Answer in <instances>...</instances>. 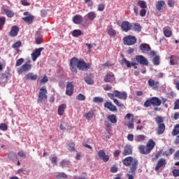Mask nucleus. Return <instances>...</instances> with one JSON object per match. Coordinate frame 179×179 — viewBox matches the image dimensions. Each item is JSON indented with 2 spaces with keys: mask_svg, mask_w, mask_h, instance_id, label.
<instances>
[{
  "mask_svg": "<svg viewBox=\"0 0 179 179\" xmlns=\"http://www.w3.org/2000/svg\"><path fill=\"white\" fill-rule=\"evenodd\" d=\"M69 65L70 70L74 73L78 72V69H79V71H87V69H90L92 66V64H87L83 59H79L77 57H72L70 60Z\"/></svg>",
  "mask_w": 179,
  "mask_h": 179,
  "instance_id": "nucleus-1",
  "label": "nucleus"
},
{
  "mask_svg": "<svg viewBox=\"0 0 179 179\" xmlns=\"http://www.w3.org/2000/svg\"><path fill=\"white\" fill-rule=\"evenodd\" d=\"M122 163L126 167H129V166L131 165L129 173V174H136V170H138V165L139 164V162L136 159H134L132 157H127L122 159Z\"/></svg>",
  "mask_w": 179,
  "mask_h": 179,
  "instance_id": "nucleus-2",
  "label": "nucleus"
},
{
  "mask_svg": "<svg viewBox=\"0 0 179 179\" xmlns=\"http://www.w3.org/2000/svg\"><path fill=\"white\" fill-rule=\"evenodd\" d=\"M155 146H156V143L153 140L150 139L146 145H139L138 150L141 155H149L153 150Z\"/></svg>",
  "mask_w": 179,
  "mask_h": 179,
  "instance_id": "nucleus-3",
  "label": "nucleus"
},
{
  "mask_svg": "<svg viewBox=\"0 0 179 179\" xmlns=\"http://www.w3.org/2000/svg\"><path fill=\"white\" fill-rule=\"evenodd\" d=\"M155 122L157 124L158 127L157 129V132L158 135H162L164 134L166 131V124H164V119L162 117L158 116L155 118Z\"/></svg>",
  "mask_w": 179,
  "mask_h": 179,
  "instance_id": "nucleus-4",
  "label": "nucleus"
},
{
  "mask_svg": "<svg viewBox=\"0 0 179 179\" xmlns=\"http://www.w3.org/2000/svg\"><path fill=\"white\" fill-rule=\"evenodd\" d=\"M48 93V92L47 91V88H45V87H41L38 95V103H43V101H45V100L48 99V96L47 95Z\"/></svg>",
  "mask_w": 179,
  "mask_h": 179,
  "instance_id": "nucleus-5",
  "label": "nucleus"
},
{
  "mask_svg": "<svg viewBox=\"0 0 179 179\" xmlns=\"http://www.w3.org/2000/svg\"><path fill=\"white\" fill-rule=\"evenodd\" d=\"M136 37L132 35H129L123 38V44L124 45H134L136 44Z\"/></svg>",
  "mask_w": 179,
  "mask_h": 179,
  "instance_id": "nucleus-6",
  "label": "nucleus"
},
{
  "mask_svg": "<svg viewBox=\"0 0 179 179\" xmlns=\"http://www.w3.org/2000/svg\"><path fill=\"white\" fill-rule=\"evenodd\" d=\"M32 65L31 64H24L21 67L18 68L17 72L19 75L21 73H24V72H29L30 69L32 68Z\"/></svg>",
  "mask_w": 179,
  "mask_h": 179,
  "instance_id": "nucleus-7",
  "label": "nucleus"
},
{
  "mask_svg": "<svg viewBox=\"0 0 179 179\" xmlns=\"http://www.w3.org/2000/svg\"><path fill=\"white\" fill-rule=\"evenodd\" d=\"M43 50H44V48H36L31 54V57L34 62H36V61H37V58L40 57V55H41V52L43 51Z\"/></svg>",
  "mask_w": 179,
  "mask_h": 179,
  "instance_id": "nucleus-8",
  "label": "nucleus"
},
{
  "mask_svg": "<svg viewBox=\"0 0 179 179\" xmlns=\"http://www.w3.org/2000/svg\"><path fill=\"white\" fill-rule=\"evenodd\" d=\"M121 29L125 33L132 30V24L128 21H123L121 24Z\"/></svg>",
  "mask_w": 179,
  "mask_h": 179,
  "instance_id": "nucleus-9",
  "label": "nucleus"
},
{
  "mask_svg": "<svg viewBox=\"0 0 179 179\" xmlns=\"http://www.w3.org/2000/svg\"><path fill=\"white\" fill-rule=\"evenodd\" d=\"M115 97L120 99V100H127L128 99V94L126 92H120L118 90H115Z\"/></svg>",
  "mask_w": 179,
  "mask_h": 179,
  "instance_id": "nucleus-10",
  "label": "nucleus"
},
{
  "mask_svg": "<svg viewBox=\"0 0 179 179\" xmlns=\"http://www.w3.org/2000/svg\"><path fill=\"white\" fill-rule=\"evenodd\" d=\"M98 157L105 163H107L110 160V157L106 154L104 150H101L98 152Z\"/></svg>",
  "mask_w": 179,
  "mask_h": 179,
  "instance_id": "nucleus-11",
  "label": "nucleus"
},
{
  "mask_svg": "<svg viewBox=\"0 0 179 179\" xmlns=\"http://www.w3.org/2000/svg\"><path fill=\"white\" fill-rule=\"evenodd\" d=\"M108 96L110 97V99L113 101V102L115 103V104H116V106H117V107H120V108H122V107H124V103H120V101H118V99H114V97H115V91H113V94L108 93Z\"/></svg>",
  "mask_w": 179,
  "mask_h": 179,
  "instance_id": "nucleus-12",
  "label": "nucleus"
},
{
  "mask_svg": "<svg viewBox=\"0 0 179 179\" xmlns=\"http://www.w3.org/2000/svg\"><path fill=\"white\" fill-rule=\"evenodd\" d=\"M136 60L141 65H149V62H148V59H146V58H145V57H143V55H137L136 57Z\"/></svg>",
  "mask_w": 179,
  "mask_h": 179,
  "instance_id": "nucleus-13",
  "label": "nucleus"
},
{
  "mask_svg": "<svg viewBox=\"0 0 179 179\" xmlns=\"http://www.w3.org/2000/svg\"><path fill=\"white\" fill-rule=\"evenodd\" d=\"M103 107L108 108L109 111H112L113 113H117V106H114L111 102L106 101L104 103Z\"/></svg>",
  "mask_w": 179,
  "mask_h": 179,
  "instance_id": "nucleus-14",
  "label": "nucleus"
},
{
  "mask_svg": "<svg viewBox=\"0 0 179 179\" xmlns=\"http://www.w3.org/2000/svg\"><path fill=\"white\" fill-rule=\"evenodd\" d=\"M106 83H111L115 80V76L112 72L108 73L103 79Z\"/></svg>",
  "mask_w": 179,
  "mask_h": 179,
  "instance_id": "nucleus-15",
  "label": "nucleus"
},
{
  "mask_svg": "<svg viewBox=\"0 0 179 179\" xmlns=\"http://www.w3.org/2000/svg\"><path fill=\"white\" fill-rule=\"evenodd\" d=\"M167 164V161H166V159L161 158L155 166V171H159L160 170L161 167H163Z\"/></svg>",
  "mask_w": 179,
  "mask_h": 179,
  "instance_id": "nucleus-16",
  "label": "nucleus"
},
{
  "mask_svg": "<svg viewBox=\"0 0 179 179\" xmlns=\"http://www.w3.org/2000/svg\"><path fill=\"white\" fill-rule=\"evenodd\" d=\"M148 86H150V87H152V89H153L154 90H157V89H159L158 81H155L153 79H149L148 81Z\"/></svg>",
  "mask_w": 179,
  "mask_h": 179,
  "instance_id": "nucleus-17",
  "label": "nucleus"
},
{
  "mask_svg": "<svg viewBox=\"0 0 179 179\" xmlns=\"http://www.w3.org/2000/svg\"><path fill=\"white\" fill-rule=\"evenodd\" d=\"M122 155L123 156H129V155H132V146H131L129 144L126 145L124 146Z\"/></svg>",
  "mask_w": 179,
  "mask_h": 179,
  "instance_id": "nucleus-18",
  "label": "nucleus"
},
{
  "mask_svg": "<svg viewBox=\"0 0 179 179\" xmlns=\"http://www.w3.org/2000/svg\"><path fill=\"white\" fill-rule=\"evenodd\" d=\"M73 84L72 83H69L66 85V94L67 96H72L73 94Z\"/></svg>",
  "mask_w": 179,
  "mask_h": 179,
  "instance_id": "nucleus-19",
  "label": "nucleus"
},
{
  "mask_svg": "<svg viewBox=\"0 0 179 179\" xmlns=\"http://www.w3.org/2000/svg\"><path fill=\"white\" fill-rule=\"evenodd\" d=\"M19 33V27L16 25H14L11 27V29L9 33L10 37H16Z\"/></svg>",
  "mask_w": 179,
  "mask_h": 179,
  "instance_id": "nucleus-20",
  "label": "nucleus"
},
{
  "mask_svg": "<svg viewBox=\"0 0 179 179\" xmlns=\"http://www.w3.org/2000/svg\"><path fill=\"white\" fill-rule=\"evenodd\" d=\"M163 8H166V1L161 0L156 3V8L159 12H162Z\"/></svg>",
  "mask_w": 179,
  "mask_h": 179,
  "instance_id": "nucleus-21",
  "label": "nucleus"
},
{
  "mask_svg": "<svg viewBox=\"0 0 179 179\" xmlns=\"http://www.w3.org/2000/svg\"><path fill=\"white\" fill-rule=\"evenodd\" d=\"M140 50L143 51V53L145 52H149L152 48H150V45L146 44V43H143L140 45Z\"/></svg>",
  "mask_w": 179,
  "mask_h": 179,
  "instance_id": "nucleus-22",
  "label": "nucleus"
},
{
  "mask_svg": "<svg viewBox=\"0 0 179 179\" xmlns=\"http://www.w3.org/2000/svg\"><path fill=\"white\" fill-rule=\"evenodd\" d=\"M38 76L33 73H29L25 76L26 80H37Z\"/></svg>",
  "mask_w": 179,
  "mask_h": 179,
  "instance_id": "nucleus-23",
  "label": "nucleus"
},
{
  "mask_svg": "<svg viewBox=\"0 0 179 179\" xmlns=\"http://www.w3.org/2000/svg\"><path fill=\"white\" fill-rule=\"evenodd\" d=\"M8 79H9V73H3L0 77V83H6V82H8Z\"/></svg>",
  "mask_w": 179,
  "mask_h": 179,
  "instance_id": "nucleus-24",
  "label": "nucleus"
},
{
  "mask_svg": "<svg viewBox=\"0 0 179 179\" xmlns=\"http://www.w3.org/2000/svg\"><path fill=\"white\" fill-rule=\"evenodd\" d=\"M108 121L111 124H117L118 120L117 119V115L112 114L107 117Z\"/></svg>",
  "mask_w": 179,
  "mask_h": 179,
  "instance_id": "nucleus-25",
  "label": "nucleus"
},
{
  "mask_svg": "<svg viewBox=\"0 0 179 179\" xmlns=\"http://www.w3.org/2000/svg\"><path fill=\"white\" fill-rule=\"evenodd\" d=\"M152 104L154 106L159 107L162 104V101L157 97L151 98Z\"/></svg>",
  "mask_w": 179,
  "mask_h": 179,
  "instance_id": "nucleus-26",
  "label": "nucleus"
},
{
  "mask_svg": "<svg viewBox=\"0 0 179 179\" xmlns=\"http://www.w3.org/2000/svg\"><path fill=\"white\" fill-rule=\"evenodd\" d=\"M178 57L174 55L171 56L169 61L171 65H177V64H178Z\"/></svg>",
  "mask_w": 179,
  "mask_h": 179,
  "instance_id": "nucleus-27",
  "label": "nucleus"
},
{
  "mask_svg": "<svg viewBox=\"0 0 179 179\" xmlns=\"http://www.w3.org/2000/svg\"><path fill=\"white\" fill-rule=\"evenodd\" d=\"M73 22L75 24H80L82 23V16L80 15H76L73 17Z\"/></svg>",
  "mask_w": 179,
  "mask_h": 179,
  "instance_id": "nucleus-28",
  "label": "nucleus"
},
{
  "mask_svg": "<svg viewBox=\"0 0 179 179\" xmlns=\"http://www.w3.org/2000/svg\"><path fill=\"white\" fill-rule=\"evenodd\" d=\"M66 108V104L62 103L58 108V114L59 115H64L65 109Z\"/></svg>",
  "mask_w": 179,
  "mask_h": 179,
  "instance_id": "nucleus-29",
  "label": "nucleus"
},
{
  "mask_svg": "<svg viewBox=\"0 0 179 179\" xmlns=\"http://www.w3.org/2000/svg\"><path fill=\"white\" fill-rule=\"evenodd\" d=\"M22 20H24V22H25L28 24H31V23H33V20H34V16L29 15L27 17H22Z\"/></svg>",
  "mask_w": 179,
  "mask_h": 179,
  "instance_id": "nucleus-30",
  "label": "nucleus"
},
{
  "mask_svg": "<svg viewBox=\"0 0 179 179\" xmlns=\"http://www.w3.org/2000/svg\"><path fill=\"white\" fill-rule=\"evenodd\" d=\"M132 24V30L134 31H137L138 33L141 32V30H142V27H141V24L139 23H133Z\"/></svg>",
  "mask_w": 179,
  "mask_h": 179,
  "instance_id": "nucleus-31",
  "label": "nucleus"
},
{
  "mask_svg": "<svg viewBox=\"0 0 179 179\" xmlns=\"http://www.w3.org/2000/svg\"><path fill=\"white\" fill-rule=\"evenodd\" d=\"M95 111L96 110H94V109H91L88 113L84 115V117L86 118V120H90V118H93Z\"/></svg>",
  "mask_w": 179,
  "mask_h": 179,
  "instance_id": "nucleus-32",
  "label": "nucleus"
},
{
  "mask_svg": "<svg viewBox=\"0 0 179 179\" xmlns=\"http://www.w3.org/2000/svg\"><path fill=\"white\" fill-rule=\"evenodd\" d=\"M87 17L90 20H94V19L97 17V14H96L94 11H91L87 14Z\"/></svg>",
  "mask_w": 179,
  "mask_h": 179,
  "instance_id": "nucleus-33",
  "label": "nucleus"
},
{
  "mask_svg": "<svg viewBox=\"0 0 179 179\" xmlns=\"http://www.w3.org/2000/svg\"><path fill=\"white\" fill-rule=\"evenodd\" d=\"M36 44L39 45L43 43V36L40 34H37L35 37Z\"/></svg>",
  "mask_w": 179,
  "mask_h": 179,
  "instance_id": "nucleus-34",
  "label": "nucleus"
},
{
  "mask_svg": "<svg viewBox=\"0 0 179 179\" xmlns=\"http://www.w3.org/2000/svg\"><path fill=\"white\" fill-rule=\"evenodd\" d=\"M179 134V124H177L174 126V128L171 132L173 136H177Z\"/></svg>",
  "mask_w": 179,
  "mask_h": 179,
  "instance_id": "nucleus-35",
  "label": "nucleus"
},
{
  "mask_svg": "<svg viewBox=\"0 0 179 179\" xmlns=\"http://www.w3.org/2000/svg\"><path fill=\"white\" fill-rule=\"evenodd\" d=\"M8 157L12 160V162H16V160H17V155L15 152L8 153Z\"/></svg>",
  "mask_w": 179,
  "mask_h": 179,
  "instance_id": "nucleus-36",
  "label": "nucleus"
},
{
  "mask_svg": "<svg viewBox=\"0 0 179 179\" xmlns=\"http://www.w3.org/2000/svg\"><path fill=\"white\" fill-rule=\"evenodd\" d=\"M83 32L80 29H75L72 31L73 37H79V36H83Z\"/></svg>",
  "mask_w": 179,
  "mask_h": 179,
  "instance_id": "nucleus-37",
  "label": "nucleus"
},
{
  "mask_svg": "<svg viewBox=\"0 0 179 179\" xmlns=\"http://www.w3.org/2000/svg\"><path fill=\"white\" fill-rule=\"evenodd\" d=\"M146 139V136L143 134H140L136 136L135 141L136 142H143Z\"/></svg>",
  "mask_w": 179,
  "mask_h": 179,
  "instance_id": "nucleus-38",
  "label": "nucleus"
},
{
  "mask_svg": "<svg viewBox=\"0 0 179 179\" xmlns=\"http://www.w3.org/2000/svg\"><path fill=\"white\" fill-rule=\"evenodd\" d=\"M137 4L138 6H140V8H141V9H146V8H148V4L145 1L139 0Z\"/></svg>",
  "mask_w": 179,
  "mask_h": 179,
  "instance_id": "nucleus-39",
  "label": "nucleus"
},
{
  "mask_svg": "<svg viewBox=\"0 0 179 179\" xmlns=\"http://www.w3.org/2000/svg\"><path fill=\"white\" fill-rule=\"evenodd\" d=\"M121 65H124V64H125V65L127 66V68H131V64L129 61L127 60V59L123 58L121 62H120Z\"/></svg>",
  "mask_w": 179,
  "mask_h": 179,
  "instance_id": "nucleus-40",
  "label": "nucleus"
},
{
  "mask_svg": "<svg viewBox=\"0 0 179 179\" xmlns=\"http://www.w3.org/2000/svg\"><path fill=\"white\" fill-rule=\"evenodd\" d=\"M69 164H71V162L66 160V159H63L61 162H60V166L61 167H68V166H69Z\"/></svg>",
  "mask_w": 179,
  "mask_h": 179,
  "instance_id": "nucleus-41",
  "label": "nucleus"
},
{
  "mask_svg": "<svg viewBox=\"0 0 179 179\" xmlns=\"http://www.w3.org/2000/svg\"><path fill=\"white\" fill-rule=\"evenodd\" d=\"M4 12L6 15L8 16V17H13L15 16V13L13 11L8 10V9H4Z\"/></svg>",
  "mask_w": 179,
  "mask_h": 179,
  "instance_id": "nucleus-42",
  "label": "nucleus"
},
{
  "mask_svg": "<svg viewBox=\"0 0 179 179\" xmlns=\"http://www.w3.org/2000/svg\"><path fill=\"white\" fill-rule=\"evenodd\" d=\"M108 34L110 37H115V36H117V32H115V30H114V29L110 28L108 30Z\"/></svg>",
  "mask_w": 179,
  "mask_h": 179,
  "instance_id": "nucleus-43",
  "label": "nucleus"
},
{
  "mask_svg": "<svg viewBox=\"0 0 179 179\" xmlns=\"http://www.w3.org/2000/svg\"><path fill=\"white\" fill-rule=\"evenodd\" d=\"M5 22H6V18L5 17H0V30H2L3 26H5Z\"/></svg>",
  "mask_w": 179,
  "mask_h": 179,
  "instance_id": "nucleus-44",
  "label": "nucleus"
},
{
  "mask_svg": "<svg viewBox=\"0 0 179 179\" xmlns=\"http://www.w3.org/2000/svg\"><path fill=\"white\" fill-rule=\"evenodd\" d=\"M152 62L154 65H159V64H160V57L158 55L155 56Z\"/></svg>",
  "mask_w": 179,
  "mask_h": 179,
  "instance_id": "nucleus-45",
  "label": "nucleus"
},
{
  "mask_svg": "<svg viewBox=\"0 0 179 179\" xmlns=\"http://www.w3.org/2000/svg\"><path fill=\"white\" fill-rule=\"evenodd\" d=\"M68 176L64 173H59L57 176H56V178L57 179H61V178H67Z\"/></svg>",
  "mask_w": 179,
  "mask_h": 179,
  "instance_id": "nucleus-46",
  "label": "nucleus"
},
{
  "mask_svg": "<svg viewBox=\"0 0 179 179\" xmlns=\"http://www.w3.org/2000/svg\"><path fill=\"white\" fill-rule=\"evenodd\" d=\"M164 36L165 37H171V31L166 29V28H164Z\"/></svg>",
  "mask_w": 179,
  "mask_h": 179,
  "instance_id": "nucleus-47",
  "label": "nucleus"
},
{
  "mask_svg": "<svg viewBox=\"0 0 179 179\" xmlns=\"http://www.w3.org/2000/svg\"><path fill=\"white\" fill-rule=\"evenodd\" d=\"M94 103H103L104 101V99L100 96H96L93 99Z\"/></svg>",
  "mask_w": 179,
  "mask_h": 179,
  "instance_id": "nucleus-48",
  "label": "nucleus"
},
{
  "mask_svg": "<svg viewBox=\"0 0 179 179\" xmlns=\"http://www.w3.org/2000/svg\"><path fill=\"white\" fill-rule=\"evenodd\" d=\"M77 100H78V101H83L86 100V96L83 95V94H79L77 96Z\"/></svg>",
  "mask_w": 179,
  "mask_h": 179,
  "instance_id": "nucleus-49",
  "label": "nucleus"
},
{
  "mask_svg": "<svg viewBox=\"0 0 179 179\" xmlns=\"http://www.w3.org/2000/svg\"><path fill=\"white\" fill-rule=\"evenodd\" d=\"M85 80L86 83H87V85H93L94 83V81L90 77H86L85 78Z\"/></svg>",
  "mask_w": 179,
  "mask_h": 179,
  "instance_id": "nucleus-50",
  "label": "nucleus"
},
{
  "mask_svg": "<svg viewBox=\"0 0 179 179\" xmlns=\"http://www.w3.org/2000/svg\"><path fill=\"white\" fill-rule=\"evenodd\" d=\"M0 129L1 131H8V124L6 123H1L0 124Z\"/></svg>",
  "mask_w": 179,
  "mask_h": 179,
  "instance_id": "nucleus-51",
  "label": "nucleus"
},
{
  "mask_svg": "<svg viewBox=\"0 0 179 179\" xmlns=\"http://www.w3.org/2000/svg\"><path fill=\"white\" fill-rule=\"evenodd\" d=\"M24 62V59L20 58L17 60L15 63V66H20V65H22V64H23Z\"/></svg>",
  "mask_w": 179,
  "mask_h": 179,
  "instance_id": "nucleus-52",
  "label": "nucleus"
},
{
  "mask_svg": "<svg viewBox=\"0 0 179 179\" xmlns=\"http://www.w3.org/2000/svg\"><path fill=\"white\" fill-rule=\"evenodd\" d=\"M69 150H70V152H75V143L69 144Z\"/></svg>",
  "mask_w": 179,
  "mask_h": 179,
  "instance_id": "nucleus-53",
  "label": "nucleus"
},
{
  "mask_svg": "<svg viewBox=\"0 0 179 179\" xmlns=\"http://www.w3.org/2000/svg\"><path fill=\"white\" fill-rule=\"evenodd\" d=\"M150 106H152V99H148V100L145 101V102L144 103V107H150Z\"/></svg>",
  "mask_w": 179,
  "mask_h": 179,
  "instance_id": "nucleus-54",
  "label": "nucleus"
},
{
  "mask_svg": "<svg viewBox=\"0 0 179 179\" xmlns=\"http://www.w3.org/2000/svg\"><path fill=\"white\" fill-rule=\"evenodd\" d=\"M97 9L99 12H103V10H104V9H106V4H103V3L99 4L98 6Z\"/></svg>",
  "mask_w": 179,
  "mask_h": 179,
  "instance_id": "nucleus-55",
  "label": "nucleus"
},
{
  "mask_svg": "<svg viewBox=\"0 0 179 179\" xmlns=\"http://www.w3.org/2000/svg\"><path fill=\"white\" fill-rule=\"evenodd\" d=\"M146 8H141L140 10V16H141V17H145V16H146Z\"/></svg>",
  "mask_w": 179,
  "mask_h": 179,
  "instance_id": "nucleus-56",
  "label": "nucleus"
},
{
  "mask_svg": "<svg viewBox=\"0 0 179 179\" xmlns=\"http://www.w3.org/2000/svg\"><path fill=\"white\" fill-rule=\"evenodd\" d=\"M20 45H22V42L20 41H18L13 45V48H19Z\"/></svg>",
  "mask_w": 179,
  "mask_h": 179,
  "instance_id": "nucleus-57",
  "label": "nucleus"
},
{
  "mask_svg": "<svg viewBox=\"0 0 179 179\" xmlns=\"http://www.w3.org/2000/svg\"><path fill=\"white\" fill-rule=\"evenodd\" d=\"M127 127L129 128V129H134V118L131 119V122H129L127 124Z\"/></svg>",
  "mask_w": 179,
  "mask_h": 179,
  "instance_id": "nucleus-58",
  "label": "nucleus"
},
{
  "mask_svg": "<svg viewBox=\"0 0 179 179\" xmlns=\"http://www.w3.org/2000/svg\"><path fill=\"white\" fill-rule=\"evenodd\" d=\"M51 162L52 163V164H55V166H57V162H58V157H52L51 158Z\"/></svg>",
  "mask_w": 179,
  "mask_h": 179,
  "instance_id": "nucleus-59",
  "label": "nucleus"
},
{
  "mask_svg": "<svg viewBox=\"0 0 179 179\" xmlns=\"http://www.w3.org/2000/svg\"><path fill=\"white\" fill-rule=\"evenodd\" d=\"M172 173L173 177H179V169H173Z\"/></svg>",
  "mask_w": 179,
  "mask_h": 179,
  "instance_id": "nucleus-60",
  "label": "nucleus"
},
{
  "mask_svg": "<svg viewBox=\"0 0 179 179\" xmlns=\"http://www.w3.org/2000/svg\"><path fill=\"white\" fill-rule=\"evenodd\" d=\"M105 125L106 127V129L107 131H111V123H110L109 122L106 121L105 122Z\"/></svg>",
  "mask_w": 179,
  "mask_h": 179,
  "instance_id": "nucleus-61",
  "label": "nucleus"
},
{
  "mask_svg": "<svg viewBox=\"0 0 179 179\" xmlns=\"http://www.w3.org/2000/svg\"><path fill=\"white\" fill-rule=\"evenodd\" d=\"M174 110H179V99L176 100L174 103Z\"/></svg>",
  "mask_w": 179,
  "mask_h": 179,
  "instance_id": "nucleus-62",
  "label": "nucleus"
},
{
  "mask_svg": "<svg viewBox=\"0 0 179 179\" xmlns=\"http://www.w3.org/2000/svg\"><path fill=\"white\" fill-rule=\"evenodd\" d=\"M173 159L174 160H179V150L175 153Z\"/></svg>",
  "mask_w": 179,
  "mask_h": 179,
  "instance_id": "nucleus-63",
  "label": "nucleus"
},
{
  "mask_svg": "<svg viewBox=\"0 0 179 179\" xmlns=\"http://www.w3.org/2000/svg\"><path fill=\"white\" fill-rule=\"evenodd\" d=\"M173 84L176 86V89H177V90H179V80H174L173 81Z\"/></svg>",
  "mask_w": 179,
  "mask_h": 179,
  "instance_id": "nucleus-64",
  "label": "nucleus"
}]
</instances>
